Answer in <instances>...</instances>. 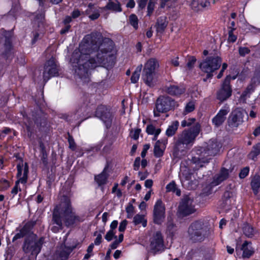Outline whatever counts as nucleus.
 <instances>
[{
	"label": "nucleus",
	"instance_id": "1",
	"mask_svg": "<svg viewBox=\"0 0 260 260\" xmlns=\"http://www.w3.org/2000/svg\"><path fill=\"white\" fill-rule=\"evenodd\" d=\"M100 32H92L84 37L78 50L72 54L71 62L75 73L84 82L87 80L89 71L97 67L107 69L114 66L117 50L109 39L103 40Z\"/></svg>",
	"mask_w": 260,
	"mask_h": 260
},
{
	"label": "nucleus",
	"instance_id": "2",
	"mask_svg": "<svg viewBox=\"0 0 260 260\" xmlns=\"http://www.w3.org/2000/svg\"><path fill=\"white\" fill-rule=\"evenodd\" d=\"M58 208L59 209L61 219L62 221H64L67 226H69L82 221L80 217L73 212L71 203L68 199L55 207V208Z\"/></svg>",
	"mask_w": 260,
	"mask_h": 260
},
{
	"label": "nucleus",
	"instance_id": "3",
	"mask_svg": "<svg viewBox=\"0 0 260 260\" xmlns=\"http://www.w3.org/2000/svg\"><path fill=\"white\" fill-rule=\"evenodd\" d=\"M200 125L197 123L193 127L183 131L178 135L176 145L178 147L181 145H185L186 147L191 146L200 132Z\"/></svg>",
	"mask_w": 260,
	"mask_h": 260
},
{
	"label": "nucleus",
	"instance_id": "4",
	"mask_svg": "<svg viewBox=\"0 0 260 260\" xmlns=\"http://www.w3.org/2000/svg\"><path fill=\"white\" fill-rule=\"evenodd\" d=\"M159 67L158 60L154 58L149 59L145 63L142 78L144 82L149 86H153L155 82L154 77L155 71Z\"/></svg>",
	"mask_w": 260,
	"mask_h": 260
},
{
	"label": "nucleus",
	"instance_id": "5",
	"mask_svg": "<svg viewBox=\"0 0 260 260\" xmlns=\"http://www.w3.org/2000/svg\"><path fill=\"white\" fill-rule=\"evenodd\" d=\"M178 106L177 102L168 96H160L156 100L153 110L154 117H159L160 113H166Z\"/></svg>",
	"mask_w": 260,
	"mask_h": 260
},
{
	"label": "nucleus",
	"instance_id": "6",
	"mask_svg": "<svg viewBox=\"0 0 260 260\" xmlns=\"http://www.w3.org/2000/svg\"><path fill=\"white\" fill-rule=\"evenodd\" d=\"M44 238L37 239L36 235L27 238L23 244V249L25 253L30 254L36 256L40 252Z\"/></svg>",
	"mask_w": 260,
	"mask_h": 260
},
{
	"label": "nucleus",
	"instance_id": "7",
	"mask_svg": "<svg viewBox=\"0 0 260 260\" xmlns=\"http://www.w3.org/2000/svg\"><path fill=\"white\" fill-rule=\"evenodd\" d=\"M221 62V58L218 56L209 57L201 62L200 68L207 74V78H211L212 73L219 68Z\"/></svg>",
	"mask_w": 260,
	"mask_h": 260
},
{
	"label": "nucleus",
	"instance_id": "8",
	"mask_svg": "<svg viewBox=\"0 0 260 260\" xmlns=\"http://www.w3.org/2000/svg\"><path fill=\"white\" fill-rule=\"evenodd\" d=\"M18 180L15 182V185L11 190V193L13 196L16 195L19 191H21L19 183L25 184L27 181L28 166L27 163L23 164V162H19L17 165Z\"/></svg>",
	"mask_w": 260,
	"mask_h": 260
},
{
	"label": "nucleus",
	"instance_id": "9",
	"mask_svg": "<svg viewBox=\"0 0 260 260\" xmlns=\"http://www.w3.org/2000/svg\"><path fill=\"white\" fill-rule=\"evenodd\" d=\"M188 233L189 238L192 241L195 242L203 241L206 233L203 222L196 221L192 223L188 228Z\"/></svg>",
	"mask_w": 260,
	"mask_h": 260
},
{
	"label": "nucleus",
	"instance_id": "10",
	"mask_svg": "<svg viewBox=\"0 0 260 260\" xmlns=\"http://www.w3.org/2000/svg\"><path fill=\"white\" fill-rule=\"evenodd\" d=\"M90 103V99L88 95H84L80 102V106L75 111V112L71 114L67 117L68 121H77L81 120L83 121L86 118L85 117V114L88 111V104Z\"/></svg>",
	"mask_w": 260,
	"mask_h": 260
},
{
	"label": "nucleus",
	"instance_id": "11",
	"mask_svg": "<svg viewBox=\"0 0 260 260\" xmlns=\"http://www.w3.org/2000/svg\"><path fill=\"white\" fill-rule=\"evenodd\" d=\"M179 177L182 185L188 189H195L198 185V181L185 166H181Z\"/></svg>",
	"mask_w": 260,
	"mask_h": 260
},
{
	"label": "nucleus",
	"instance_id": "12",
	"mask_svg": "<svg viewBox=\"0 0 260 260\" xmlns=\"http://www.w3.org/2000/svg\"><path fill=\"white\" fill-rule=\"evenodd\" d=\"M236 78V76L231 77L230 75L227 76L222 83L220 89L217 93V98L221 102L226 100L229 98L232 93V89L230 85L231 79L234 80Z\"/></svg>",
	"mask_w": 260,
	"mask_h": 260
},
{
	"label": "nucleus",
	"instance_id": "13",
	"mask_svg": "<svg viewBox=\"0 0 260 260\" xmlns=\"http://www.w3.org/2000/svg\"><path fill=\"white\" fill-rule=\"evenodd\" d=\"M57 64L54 58H51L46 63L43 74L44 81L46 82L48 80L54 76H58Z\"/></svg>",
	"mask_w": 260,
	"mask_h": 260
},
{
	"label": "nucleus",
	"instance_id": "14",
	"mask_svg": "<svg viewBox=\"0 0 260 260\" xmlns=\"http://www.w3.org/2000/svg\"><path fill=\"white\" fill-rule=\"evenodd\" d=\"M246 112L241 108H236L233 110L228 118L229 125L232 127H237L243 121V117Z\"/></svg>",
	"mask_w": 260,
	"mask_h": 260
},
{
	"label": "nucleus",
	"instance_id": "15",
	"mask_svg": "<svg viewBox=\"0 0 260 260\" xmlns=\"http://www.w3.org/2000/svg\"><path fill=\"white\" fill-rule=\"evenodd\" d=\"M95 116L104 123L107 127L110 126L113 116L110 110L105 106H99L95 112Z\"/></svg>",
	"mask_w": 260,
	"mask_h": 260
},
{
	"label": "nucleus",
	"instance_id": "16",
	"mask_svg": "<svg viewBox=\"0 0 260 260\" xmlns=\"http://www.w3.org/2000/svg\"><path fill=\"white\" fill-rule=\"evenodd\" d=\"M195 208L192 204V200L186 197L181 202L179 208L178 212L182 216H187L195 212Z\"/></svg>",
	"mask_w": 260,
	"mask_h": 260
},
{
	"label": "nucleus",
	"instance_id": "17",
	"mask_svg": "<svg viewBox=\"0 0 260 260\" xmlns=\"http://www.w3.org/2000/svg\"><path fill=\"white\" fill-rule=\"evenodd\" d=\"M165 208L162 201L157 200L154 206L153 220L157 224H160L165 218Z\"/></svg>",
	"mask_w": 260,
	"mask_h": 260
},
{
	"label": "nucleus",
	"instance_id": "18",
	"mask_svg": "<svg viewBox=\"0 0 260 260\" xmlns=\"http://www.w3.org/2000/svg\"><path fill=\"white\" fill-rule=\"evenodd\" d=\"M151 248L154 251H158L163 249L164 241L162 235L159 232H157L153 236L151 240Z\"/></svg>",
	"mask_w": 260,
	"mask_h": 260
},
{
	"label": "nucleus",
	"instance_id": "19",
	"mask_svg": "<svg viewBox=\"0 0 260 260\" xmlns=\"http://www.w3.org/2000/svg\"><path fill=\"white\" fill-rule=\"evenodd\" d=\"M53 224L55 225H53L51 230L54 233H57L62 229V221L61 219L60 215L59 209L54 208L52 218Z\"/></svg>",
	"mask_w": 260,
	"mask_h": 260
},
{
	"label": "nucleus",
	"instance_id": "20",
	"mask_svg": "<svg viewBox=\"0 0 260 260\" xmlns=\"http://www.w3.org/2000/svg\"><path fill=\"white\" fill-rule=\"evenodd\" d=\"M230 108L228 106H224L220 110L216 116L212 119L213 124L216 126L220 125L225 120V115L229 112Z\"/></svg>",
	"mask_w": 260,
	"mask_h": 260
},
{
	"label": "nucleus",
	"instance_id": "21",
	"mask_svg": "<svg viewBox=\"0 0 260 260\" xmlns=\"http://www.w3.org/2000/svg\"><path fill=\"white\" fill-rule=\"evenodd\" d=\"M167 141L158 140L154 147V154L156 157H160L164 154V151L166 147Z\"/></svg>",
	"mask_w": 260,
	"mask_h": 260
},
{
	"label": "nucleus",
	"instance_id": "22",
	"mask_svg": "<svg viewBox=\"0 0 260 260\" xmlns=\"http://www.w3.org/2000/svg\"><path fill=\"white\" fill-rule=\"evenodd\" d=\"M209 5L210 2L208 0H192L189 4L191 9L196 12L206 8Z\"/></svg>",
	"mask_w": 260,
	"mask_h": 260
},
{
	"label": "nucleus",
	"instance_id": "23",
	"mask_svg": "<svg viewBox=\"0 0 260 260\" xmlns=\"http://www.w3.org/2000/svg\"><path fill=\"white\" fill-rule=\"evenodd\" d=\"M229 175V170L223 168L220 173L214 178L213 181L211 183V186H215L219 184L221 182L228 178Z\"/></svg>",
	"mask_w": 260,
	"mask_h": 260
},
{
	"label": "nucleus",
	"instance_id": "24",
	"mask_svg": "<svg viewBox=\"0 0 260 260\" xmlns=\"http://www.w3.org/2000/svg\"><path fill=\"white\" fill-rule=\"evenodd\" d=\"M229 175V170L223 168L220 173L214 178L213 181L211 183V186H215L219 184L221 182L228 178Z\"/></svg>",
	"mask_w": 260,
	"mask_h": 260
},
{
	"label": "nucleus",
	"instance_id": "25",
	"mask_svg": "<svg viewBox=\"0 0 260 260\" xmlns=\"http://www.w3.org/2000/svg\"><path fill=\"white\" fill-rule=\"evenodd\" d=\"M165 90L170 95L177 96L184 93L185 88L182 86L170 85L165 87Z\"/></svg>",
	"mask_w": 260,
	"mask_h": 260
},
{
	"label": "nucleus",
	"instance_id": "26",
	"mask_svg": "<svg viewBox=\"0 0 260 260\" xmlns=\"http://www.w3.org/2000/svg\"><path fill=\"white\" fill-rule=\"evenodd\" d=\"M107 170L108 167H106L101 174L95 176V180L99 185H102L106 183L109 176Z\"/></svg>",
	"mask_w": 260,
	"mask_h": 260
},
{
	"label": "nucleus",
	"instance_id": "27",
	"mask_svg": "<svg viewBox=\"0 0 260 260\" xmlns=\"http://www.w3.org/2000/svg\"><path fill=\"white\" fill-rule=\"evenodd\" d=\"M243 250L242 256L244 258H249L253 253V249L251 246V243L245 241L242 246Z\"/></svg>",
	"mask_w": 260,
	"mask_h": 260
},
{
	"label": "nucleus",
	"instance_id": "28",
	"mask_svg": "<svg viewBox=\"0 0 260 260\" xmlns=\"http://www.w3.org/2000/svg\"><path fill=\"white\" fill-rule=\"evenodd\" d=\"M86 12L90 19L93 20L98 19L100 16L99 10L95 9L94 5L91 4H89Z\"/></svg>",
	"mask_w": 260,
	"mask_h": 260
},
{
	"label": "nucleus",
	"instance_id": "29",
	"mask_svg": "<svg viewBox=\"0 0 260 260\" xmlns=\"http://www.w3.org/2000/svg\"><path fill=\"white\" fill-rule=\"evenodd\" d=\"M167 25L168 22L167 21L166 17H160L159 18H158L156 24V31L157 33H163Z\"/></svg>",
	"mask_w": 260,
	"mask_h": 260
},
{
	"label": "nucleus",
	"instance_id": "30",
	"mask_svg": "<svg viewBox=\"0 0 260 260\" xmlns=\"http://www.w3.org/2000/svg\"><path fill=\"white\" fill-rule=\"evenodd\" d=\"M106 8L108 10L116 12H119L122 11L120 5L117 0H109Z\"/></svg>",
	"mask_w": 260,
	"mask_h": 260
},
{
	"label": "nucleus",
	"instance_id": "31",
	"mask_svg": "<svg viewBox=\"0 0 260 260\" xmlns=\"http://www.w3.org/2000/svg\"><path fill=\"white\" fill-rule=\"evenodd\" d=\"M255 89V85L251 83L247 86L246 89L243 91L240 96V101L245 103L247 98L249 97L250 94L254 91Z\"/></svg>",
	"mask_w": 260,
	"mask_h": 260
},
{
	"label": "nucleus",
	"instance_id": "32",
	"mask_svg": "<svg viewBox=\"0 0 260 260\" xmlns=\"http://www.w3.org/2000/svg\"><path fill=\"white\" fill-rule=\"evenodd\" d=\"M251 186L255 195H257L260 188V177L258 175H255L251 182Z\"/></svg>",
	"mask_w": 260,
	"mask_h": 260
},
{
	"label": "nucleus",
	"instance_id": "33",
	"mask_svg": "<svg viewBox=\"0 0 260 260\" xmlns=\"http://www.w3.org/2000/svg\"><path fill=\"white\" fill-rule=\"evenodd\" d=\"M133 223L136 225L141 223L143 227H146L147 224V221L145 218L144 215L138 214L134 217Z\"/></svg>",
	"mask_w": 260,
	"mask_h": 260
},
{
	"label": "nucleus",
	"instance_id": "34",
	"mask_svg": "<svg viewBox=\"0 0 260 260\" xmlns=\"http://www.w3.org/2000/svg\"><path fill=\"white\" fill-rule=\"evenodd\" d=\"M179 122L178 121H173L172 124L169 126L166 130V134L168 137L173 136L177 131L178 126Z\"/></svg>",
	"mask_w": 260,
	"mask_h": 260
},
{
	"label": "nucleus",
	"instance_id": "35",
	"mask_svg": "<svg viewBox=\"0 0 260 260\" xmlns=\"http://www.w3.org/2000/svg\"><path fill=\"white\" fill-rule=\"evenodd\" d=\"M209 158L199 157H193L192 158V162L196 165V169L203 167L204 164L208 163Z\"/></svg>",
	"mask_w": 260,
	"mask_h": 260
},
{
	"label": "nucleus",
	"instance_id": "36",
	"mask_svg": "<svg viewBox=\"0 0 260 260\" xmlns=\"http://www.w3.org/2000/svg\"><path fill=\"white\" fill-rule=\"evenodd\" d=\"M260 154V143H258L252 147V149L248 155L249 158L255 160L257 156Z\"/></svg>",
	"mask_w": 260,
	"mask_h": 260
},
{
	"label": "nucleus",
	"instance_id": "37",
	"mask_svg": "<svg viewBox=\"0 0 260 260\" xmlns=\"http://www.w3.org/2000/svg\"><path fill=\"white\" fill-rule=\"evenodd\" d=\"M244 234L248 238H252L256 234V231L248 224H244L243 227Z\"/></svg>",
	"mask_w": 260,
	"mask_h": 260
},
{
	"label": "nucleus",
	"instance_id": "38",
	"mask_svg": "<svg viewBox=\"0 0 260 260\" xmlns=\"http://www.w3.org/2000/svg\"><path fill=\"white\" fill-rule=\"evenodd\" d=\"M218 150V145L217 143L210 141L208 146L207 153L210 155H214Z\"/></svg>",
	"mask_w": 260,
	"mask_h": 260
},
{
	"label": "nucleus",
	"instance_id": "39",
	"mask_svg": "<svg viewBox=\"0 0 260 260\" xmlns=\"http://www.w3.org/2000/svg\"><path fill=\"white\" fill-rule=\"evenodd\" d=\"M28 231V225L27 224H26L19 230V232L16 234V235L13 238V241H14L18 239L22 238L27 234Z\"/></svg>",
	"mask_w": 260,
	"mask_h": 260
},
{
	"label": "nucleus",
	"instance_id": "40",
	"mask_svg": "<svg viewBox=\"0 0 260 260\" xmlns=\"http://www.w3.org/2000/svg\"><path fill=\"white\" fill-rule=\"evenodd\" d=\"M142 68V64H140L137 67L136 70L133 73L131 78L132 83H136L138 82L140 78V73L141 72Z\"/></svg>",
	"mask_w": 260,
	"mask_h": 260
},
{
	"label": "nucleus",
	"instance_id": "41",
	"mask_svg": "<svg viewBox=\"0 0 260 260\" xmlns=\"http://www.w3.org/2000/svg\"><path fill=\"white\" fill-rule=\"evenodd\" d=\"M146 131L148 135H159L161 132V129L159 128H156L152 124H149L147 126Z\"/></svg>",
	"mask_w": 260,
	"mask_h": 260
},
{
	"label": "nucleus",
	"instance_id": "42",
	"mask_svg": "<svg viewBox=\"0 0 260 260\" xmlns=\"http://www.w3.org/2000/svg\"><path fill=\"white\" fill-rule=\"evenodd\" d=\"M194 109L195 102L194 101H190L186 105L183 113L184 114H187L192 112Z\"/></svg>",
	"mask_w": 260,
	"mask_h": 260
},
{
	"label": "nucleus",
	"instance_id": "43",
	"mask_svg": "<svg viewBox=\"0 0 260 260\" xmlns=\"http://www.w3.org/2000/svg\"><path fill=\"white\" fill-rule=\"evenodd\" d=\"M130 24L135 29L138 28V18L135 14H131L129 17Z\"/></svg>",
	"mask_w": 260,
	"mask_h": 260
},
{
	"label": "nucleus",
	"instance_id": "44",
	"mask_svg": "<svg viewBox=\"0 0 260 260\" xmlns=\"http://www.w3.org/2000/svg\"><path fill=\"white\" fill-rule=\"evenodd\" d=\"M192 260H207L203 255V252L201 251H197L193 253ZM208 260H210V259Z\"/></svg>",
	"mask_w": 260,
	"mask_h": 260
},
{
	"label": "nucleus",
	"instance_id": "45",
	"mask_svg": "<svg viewBox=\"0 0 260 260\" xmlns=\"http://www.w3.org/2000/svg\"><path fill=\"white\" fill-rule=\"evenodd\" d=\"M141 132V130L140 128H136L134 129H132L130 132L129 134V137L135 140H137L139 137V135L140 134V133Z\"/></svg>",
	"mask_w": 260,
	"mask_h": 260
},
{
	"label": "nucleus",
	"instance_id": "46",
	"mask_svg": "<svg viewBox=\"0 0 260 260\" xmlns=\"http://www.w3.org/2000/svg\"><path fill=\"white\" fill-rule=\"evenodd\" d=\"M156 0H149L148 6H147V15L150 16L152 13L154 6L156 3Z\"/></svg>",
	"mask_w": 260,
	"mask_h": 260
},
{
	"label": "nucleus",
	"instance_id": "47",
	"mask_svg": "<svg viewBox=\"0 0 260 260\" xmlns=\"http://www.w3.org/2000/svg\"><path fill=\"white\" fill-rule=\"evenodd\" d=\"M196 121L194 118H188L186 120H184L181 122V126L182 127L189 126L193 123Z\"/></svg>",
	"mask_w": 260,
	"mask_h": 260
},
{
	"label": "nucleus",
	"instance_id": "48",
	"mask_svg": "<svg viewBox=\"0 0 260 260\" xmlns=\"http://www.w3.org/2000/svg\"><path fill=\"white\" fill-rule=\"evenodd\" d=\"M249 168L248 167H245L242 169L240 173H239V177L241 179H243L245 178L249 174Z\"/></svg>",
	"mask_w": 260,
	"mask_h": 260
},
{
	"label": "nucleus",
	"instance_id": "49",
	"mask_svg": "<svg viewBox=\"0 0 260 260\" xmlns=\"http://www.w3.org/2000/svg\"><path fill=\"white\" fill-rule=\"evenodd\" d=\"M235 29V28H233L232 29H231L229 32V38L228 41L231 42H235L237 40V37L233 34V31Z\"/></svg>",
	"mask_w": 260,
	"mask_h": 260
},
{
	"label": "nucleus",
	"instance_id": "50",
	"mask_svg": "<svg viewBox=\"0 0 260 260\" xmlns=\"http://www.w3.org/2000/svg\"><path fill=\"white\" fill-rule=\"evenodd\" d=\"M167 191L175 192L176 190V184L174 181H172L169 183L166 186Z\"/></svg>",
	"mask_w": 260,
	"mask_h": 260
},
{
	"label": "nucleus",
	"instance_id": "51",
	"mask_svg": "<svg viewBox=\"0 0 260 260\" xmlns=\"http://www.w3.org/2000/svg\"><path fill=\"white\" fill-rule=\"evenodd\" d=\"M127 221L125 219L122 220L120 223V224H119V228H118V230H119V231L120 232H123L125 231L126 228V226H127Z\"/></svg>",
	"mask_w": 260,
	"mask_h": 260
},
{
	"label": "nucleus",
	"instance_id": "52",
	"mask_svg": "<svg viewBox=\"0 0 260 260\" xmlns=\"http://www.w3.org/2000/svg\"><path fill=\"white\" fill-rule=\"evenodd\" d=\"M115 233L112 230H109L106 234V236H105V239L106 240H107L108 241H110L112 240V239L113 238L114 235H115Z\"/></svg>",
	"mask_w": 260,
	"mask_h": 260
},
{
	"label": "nucleus",
	"instance_id": "53",
	"mask_svg": "<svg viewBox=\"0 0 260 260\" xmlns=\"http://www.w3.org/2000/svg\"><path fill=\"white\" fill-rule=\"evenodd\" d=\"M239 54L241 56H245L250 52V49L247 47H240L239 49Z\"/></svg>",
	"mask_w": 260,
	"mask_h": 260
},
{
	"label": "nucleus",
	"instance_id": "54",
	"mask_svg": "<svg viewBox=\"0 0 260 260\" xmlns=\"http://www.w3.org/2000/svg\"><path fill=\"white\" fill-rule=\"evenodd\" d=\"M196 61V59L194 57H190L187 63V68L189 69H192L193 68Z\"/></svg>",
	"mask_w": 260,
	"mask_h": 260
},
{
	"label": "nucleus",
	"instance_id": "55",
	"mask_svg": "<svg viewBox=\"0 0 260 260\" xmlns=\"http://www.w3.org/2000/svg\"><path fill=\"white\" fill-rule=\"evenodd\" d=\"M68 141L69 143L70 148L72 150H75L76 149V144L74 142L73 138L72 137L69 136Z\"/></svg>",
	"mask_w": 260,
	"mask_h": 260
},
{
	"label": "nucleus",
	"instance_id": "56",
	"mask_svg": "<svg viewBox=\"0 0 260 260\" xmlns=\"http://www.w3.org/2000/svg\"><path fill=\"white\" fill-rule=\"evenodd\" d=\"M141 164V158L140 157H137L134 161V169L136 171H137L139 170V168L140 167V165Z\"/></svg>",
	"mask_w": 260,
	"mask_h": 260
},
{
	"label": "nucleus",
	"instance_id": "57",
	"mask_svg": "<svg viewBox=\"0 0 260 260\" xmlns=\"http://www.w3.org/2000/svg\"><path fill=\"white\" fill-rule=\"evenodd\" d=\"M150 148V145L149 144H145L143 147V149L142 151L141 152V156L143 158H144L146 155L147 151Z\"/></svg>",
	"mask_w": 260,
	"mask_h": 260
},
{
	"label": "nucleus",
	"instance_id": "58",
	"mask_svg": "<svg viewBox=\"0 0 260 260\" xmlns=\"http://www.w3.org/2000/svg\"><path fill=\"white\" fill-rule=\"evenodd\" d=\"M147 2V0H138L137 3L139 8L141 9H144L146 6Z\"/></svg>",
	"mask_w": 260,
	"mask_h": 260
},
{
	"label": "nucleus",
	"instance_id": "59",
	"mask_svg": "<svg viewBox=\"0 0 260 260\" xmlns=\"http://www.w3.org/2000/svg\"><path fill=\"white\" fill-rule=\"evenodd\" d=\"M102 235L101 234L98 235L94 241V244H95V245H100L102 242Z\"/></svg>",
	"mask_w": 260,
	"mask_h": 260
},
{
	"label": "nucleus",
	"instance_id": "60",
	"mask_svg": "<svg viewBox=\"0 0 260 260\" xmlns=\"http://www.w3.org/2000/svg\"><path fill=\"white\" fill-rule=\"evenodd\" d=\"M118 222L117 220H113L110 224V230L113 231L114 229H115L118 225Z\"/></svg>",
	"mask_w": 260,
	"mask_h": 260
},
{
	"label": "nucleus",
	"instance_id": "61",
	"mask_svg": "<svg viewBox=\"0 0 260 260\" xmlns=\"http://www.w3.org/2000/svg\"><path fill=\"white\" fill-rule=\"evenodd\" d=\"M153 181L151 179L146 180L145 182V186L147 188H150L152 186Z\"/></svg>",
	"mask_w": 260,
	"mask_h": 260
},
{
	"label": "nucleus",
	"instance_id": "62",
	"mask_svg": "<svg viewBox=\"0 0 260 260\" xmlns=\"http://www.w3.org/2000/svg\"><path fill=\"white\" fill-rule=\"evenodd\" d=\"M109 216V214L107 212H104L102 215V221L104 222V224H106L107 221H108V218Z\"/></svg>",
	"mask_w": 260,
	"mask_h": 260
},
{
	"label": "nucleus",
	"instance_id": "63",
	"mask_svg": "<svg viewBox=\"0 0 260 260\" xmlns=\"http://www.w3.org/2000/svg\"><path fill=\"white\" fill-rule=\"evenodd\" d=\"M80 15V12L78 10H74L72 14V16L74 18H77Z\"/></svg>",
	"mask_w": 260,
	"mask_h": 260
},
{
	"label": "nucleus",
	"instance_id": "64",
	"mask_svg": "<svg viewBox=\"0 0 260 260\" xmlns=\"http://www.w3.org/2000/svg\"><path fill=\"white\" fill-rule=\"evenodd\" d=\"M120 243L116 239L111 245L110 247L112 249H116Z\"/></svg>",
	"mask_w": 260,
	"mask_h": 260
}]
</instances>
